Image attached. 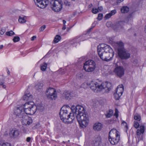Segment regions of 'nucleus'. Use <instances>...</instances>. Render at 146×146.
I'll list each match as a JSON object with an SVG mask.
<instances>
[{"label": "nucleus", "instance_id": "nucleus-30", "mask_svg": "<svg viewBox=\"0 0 146 146\" xmlns=\"http://www.w3.org/2000/svg\"><path fill=\"white\" fill-rule=\"evenodd\" d=\"M47 66V64L46 63L44 62L43 64L41 65L40 69L43 71H44L46 70Z\"/></svg>", "mask_w": 146, "mask_h": 146}, {"label": "nucleus", "instance_id": "nucleus-11", "mask_svg": "<svg viewBox=\"0 0 146 146\" xmlns=\"http://www.w3.org/2000/svg\"><path fill=\"white\" fill-rule=\"evenodd\" d=\"M14 113L17 117L20 118L26 113L23 106L15 107Z\"/></svg>", "mask_w": 146, "mask_h": 146}, {"label": "nucleus", "instance_id": "nucleus-19", "mask_svg": "<svg viewBox=\"0 0 146 146\" xmlns=\"http://www.w3.org/2000/svg\"><path fill=\"white\" fill-rule=\"evenodd\" d=\"M123 91V85L121 84L117 86L116 90L115 91V92L116 93H117L119 94H121V95H122Z\"/></svg>", "mask_w": 146, "mask_h": 146}, {"label": "nucleus", "instance_id": "nucleus-32", "mask_svg": "<svg viewBox=\"0 0 146 146\" xmlns=\"http://www.w3.org/2000/svg\"><path fill=\"white\" fill-rule=\"evenodd\" d=\"M114 95L115 98L116 100H118L120 97L121 96V94H119L115 92L114 93Z\"/></svg>", "mask_w": 146, "mask_h": 146}, {"label": "nucleus", "instance_id": "nucleus-21", "mask_svg": "<svg viewBox=\"0 0 146 146\" xmlns=\"http://www.w3.org/2000/svg\"><path fill=\"white\" fill-rule=\"evenodd\" d=\"M33 97L29 93H26L24 96L23 99L25 101H29L31 100Z\"/></svg>", "mask_w": 146, "mask_h": 146}, {"label": "nucleus", "instance_id": "nucleus-57", "mask_svg": "<svg viewBox=\"0 0 146 146\" xmlns=\"http://www.w3.org/2000/svg\"><path fill=\"white\" fill-rule=\"evenodd\" d=\"M144 31L146 33V25H145L144 27Z\"/></svg>", "mask_w": 146, "mask_h": 146}, {"label": "nucleus", "instance_id": "nucleus-28", "mask_svg": "<svg viewBox=\"0 0 146 146\" xmlns=\"http://www.w3.org/2000/svg\"><path fill=\"white\" fill-rule=\"evenodd\" d=\"M113 111L111 109H110L107 112V114H106V117L107 118L111 117L113 115Z\"/></svg>", "mask_w": 146, "mask_h": 146}, {"label": "nucleus", "instance_id": "nucleus-40", "mask_svg": "<svg viewBox=\"0 0 146 146\" xmlns=\"http://www.w3.org/2000/svg\"><path fill=\"white\" fill-rule=\"evenodd\" d=\"M103 15L102 13H100L98 15V17H97V19L99 21L101 20L103 18Z\"/></svg>", "mask_w": 146, "mask_h": 146}, {"label": "nucleus", "instance_id": "nucleus-47", "mask_svg": "<svg viewBox=\"0 0 146 146\" xmlns=\"http://www.w3.org/2000/svg\"><path fill=\"white\" fill-rule=\"evenodd\" d=\"M98 9L99 12L103 10V7L102 6L99 7Z\"/></svg>", "mask_w": 146, "mask_h": 146}, {"label": "nucleus", "instance_id": "nucleus-42", "mask_svg": "<svg viewBox=\"0 0 146 146\" xmlns=\"http://www.w3.org/2000/svg\"><path fill=\"white\" fill-rule=\"evenodd\" d=\"M121 125L125 126V127L127 129L128 126L127 125V123L125 121H122Z\"/></svg>", "mask_w": 146, "mask_h": 146}, {"label": "nucleus", "instance_id": "nucleus-2", "mask_svg": "<svg viewBox=\"0 0 146 146\" xmlns=\"http://www.w3.org/2000/svg\"><path fill=\"white\" fill-rule=\"evenodd\" d=\"M98 54L103 60L109 61L111 60L114 56V52L110 46L105 44H100L97 47Z\"/></svg>", "mask_w": 146, "mask_h": 146}, {"label": "nucleus", "instance_id": "nucleus-27", "mask_svg": "<svg viewBox=\"0 0 146 146\" xmlns=\"http://www.w3.org/2000/svg\"><path fill=\"white\" fill-rule=\"evenodd\" d=\"M0 146H11V144L9 143L5 142L3 140L0 141Z\"/></svg>", "mask_w": 146, "mask_h": 146}, {"label": "nucleus", "instance_id": "nucleus-53", "mask_svg": "<svg viewBox=\"0 0 146 146\" xmlns=\"http://www.w3.org/2000/svg\"><path fill=\"white\" fill-rule=\"evenodd\" d=\"M63 22L64 25H65V24L66 23V21L65 20H63Z\"/></svg>", "mask_w": 146, "mask_h": 146}, {"label": "nucleus", "instance_id": "nucleus-12", "mask_svg": "<svg viewBox=\"0 0 146 146\" xmlns=\"http://www.w3.org/2000/svg\"><path fill=\"white\" fill-rule=\"evenodd\" d=\"M36 5L40 8H45L49 4V0H34Z\"/></svg>", "mask_w": 146, "mask_h": 146}, {"label": "nucleus", "instance_id": "nucleus-4", "mask_svg": "<svg viewBox=\"0 0 146 146\" xmlns=\"http://www.w3.org/2000/svg\"><path fill=\"white\" fill-rule=\"evenodd\" d=\"M71 111V108L68 106H63L61 109L59 113L61 119L65 123L69 124L72 122L75 117Z\"/></svg>", "mask_w": 146, "mask_h": 146}, {"label": "nucleus", "instance_id": "nucleus-38", "mask_svg": "<svg viewBox=\"0 0 146 146\" xmlns=\"http://www.w3.org/2000/svg\"><path fill=\"white\" fill-rule=\"evenodd\" d=\"M20 40V38L18 36H15L13 39L14 42H16L19 41Z\"/></svg>", "mask_w": 146, "mask_h": 146}, {"label": "nucleus", "instance_id": "nucleus-33", "mask_svg": "<svg viewBox=\"0 0 146 146\" xmlns=\"http://www.w3.org/2000/svg\"><path fill=\"white\" fill-rule=\"evenodd\" d=\"M134 119L136 120L139 121L141 120V116L138 114H135L134 116Z\"/></svg>", "mask_w": 146, "mask_h": 146}, {"label": "nucleus", "instance_id": "nucleus-26", "mask_svg": "<svg viewBox=\"0 0 146 146\" xmlns=\"http://www.w3.org/2000/svg\"><path fill=\"white\" fill-rule=\"evenodd\" d=\"M129 11V8L126 6H123L121 9V12L122 13H127Z\"/></svg>", "mask_w": 146, "mask_h": 146}, {"label": "nucleus", "instance_id": "nucleus-35", "mask_svg": "<svg viewBox=\"0 0 146 146\" xmlns=\"http://www.w3.org/2000/svg\"><path fill=\"white\" fill-rule=\"evenodd\" d=\"M22 130L23 132L25 133H27L29 131V130L27 128L22 127Z\"/></svg>", "mask_w": 146, "mask_h": 146}, {"label": "nucleus", "instance_id": "nucleus-34", "mask_svg": "<svg viewBox=\"0 0 146 146\" xmlns=\"http://www.w3.org/2000/svg\"><path fill=\"white\" fill-rule=\"evenodd\" d=\"M5 34L7 35L10 36H12L15 34V33L12 31L7 32Z\"/></svg>", "mask_w": 146, "mask_h": 146}, {"label": "nucleus", "instance_id": "nucleus-8", "mask_svg": "<svg viewBox=\"0 0 146 146\" xmlns=\"http://www.w3.org/2000/svg\"><path fill=\"white\" fill-rule=\"evenodd\" d=\"M51 8L56 12L60 11L62 8L63 2L61 0H52L49 3Z\"/></svg>", "mask_w": 146, "mask_h": 146}, {"label": "nucleus", "instance_id": "nucleus-16", "mask_svg": "<svg viewBox=\"0 0 146 146\" xmlns=\"http://www.w3.org/2000/svg\"><path fill=\"white\" fill-rule=\"evenodd\" d=\"M124 23V22L123 21H118L117 22L114 26L115 30H120L122 29Z\"/></svg>", "mask_w": 146, "mask_h": 146}, {"label": "nucleus", "instance_id": "nucleus-56", "mask_svg": "<svg viewBox=\"0 0 146 146\" xmlns=\"http://www.w3.org/2000/svg\"><path fill=\"white\" fill-rule=\"evenodd\" d=\"M3 46L2 45H1L0 46V49H1L3 48Z\"/></svg>", "mask_w": 146, "mask_h": 146}, {"label": "nucleus", "instance_id": "nucleus-41", "mask_svg": "<svg viewBox=\"0 0 146 146\" xmlns=\"http://www.w3.org/2000/svg\"><path fill=\"white\" fill-rule=\"evenodd\" d=\"M132 21V19H128V17H127L125 19V21H124V23L125 22H126L127 23H130Z\"/></svg>", "mask_w": 146, "mask_h": 146}, {"label": "nucleus", "instance_id": "nucleus-13", "mask_svg": "<svg viewBox=\"0 0 146 146\" xmlns=\"http://www.w3.org/2000/svg\"><path fill=\"white\" fill-rule=\"evenodd\" d=\"M25 113L21 117L22 123L23 125H29L33 122V120L31 118L29 117Z\"/></svg>", "mask_w": 146, "mask_h": 146}, {"label": "nucleus", "instance_id": "nucleus-23", "mask_svg": "<svg viewBox=\"0 0 146 146\" xmlns=\"http://www.w3.org/2000/svg\"><path fill=\"white\" fill-rule=\"evenodd\" d=\"M116 13V11L115 10L111 11L110 13L106 15L104 17L105 19L106 20L110 18L112 16L115 15Z\"/></svg>", "mask_w": 146, "mask_h": 146}, {"label": "nucleus", "instance_id": "nucleus-1", "mask_svg": "<svg viewBox=\"0 0 146 146\" xmlns=\"http://www.w3.org/2000/svg\"><path fill=\"white\" fill-rule=\"evenodd\" d=\"M71 111L73 114V116L76 117L80 126L82 128L85 127L89 122L88 116L85 113V110L84 107L80 106H72L71 108Z\"/></svg>", "mask_w": 146, "mask_h": 146}, {"label": "nucleus", "instance_id": "nucleus-59", "mask_svg": "<svg viewBox=\"0 0 146 146\" xmlns=\"http://www.w3.org/2000/svg\"><path fill=\"white\" fill-rule=\"evenodd\" d=\"M65 143L66 142L65 141H63L62 142V143Z\"/></svg>", "mask_w": 146, "mask_h": 146}, {"label": "nucleus", "instance_id": "nucleus-52", "mask_svg": "<svg viewBox=\"0 0 146 146\" xmlns=\"http://www.w3.org/2000/svg\"><path fill=\"white\" fill-rule=\"evenodd\" d=\"M66 26L65 25H64L63 27L62 28V29L63 30H64L65 29H66V26Z\"/></svg>", "mask_w": 146, "mask_h": 146}, {"label": "nucleus", "instance_id": "nucleus-61", "mask_svg": "<svg viewBox=\"0 0 146 146\" xmlns=\"http://www.w3.org/2000/svg\"><path fill=\"white\" fill-rule=\"evenodd\" d=\"M68 141L69 142V140Z\"/></svg>", "mask_w": 146, "mask_h": 146}, {"label": "nucleus", "instance_id": "nucleus-54", "mask_svg": "<svg viewBox=\"0 0 146 146\" xmlns=\"http://www.w3.org/2000/svg\"><path fill=\"white\" fill-rule=\"evenodd\" d=\"M2 85L3 88H6V85H3H3Z\"/></svg>", "mask_w": 146, "mask_h": 146}, {"label": "nucleus", "instance_id": "nucleus-46", "mask_svg": "<svg viewBox=\"0 0 146 146\" xmlns=\"http://www.w3.org/2000/svg\"><path fill=\"white\" fill-rule=\"evenodd\" d=\"M5 29H1L0 31V34L1 35H3L4 34V33L5 32Z\"/></svg>", "mask_w": 146, "mask_h": 146}, {"label": "nucleus", "instance_id": "nucleus-18", "mask_svg": "<svg viewBox=\"0 0 146 146\" xmlns=\"http://www.w3.org/2000/svg\"><path fill=\"white\" fill-rule=\"evenodd\" d=\"M102 127V125L100 123H95L93 126V129L95 131H100Z\"/></svg>", "mask_w": 146, "mask_h": 146}, {"label": "nucleus", "instance_id": "nucleus-31", "mask_svg": "<svg viewBox=\"0 0 146 146\" xmlns=\"http://www.w3.org/2000/svg\"><path fill=\"white\" fill-rule=\"evenodd\" d=\"M61 38V37L60 36L57 35L55 36L54 41L55 43H57L60 40Z\"/></svg>", "mask_w": 146, "mask_h": 146}, {"label": "nucleus", "instance_id": "nucleus-3", "mask_svg": "<svg viewBox=\"0 0 146 146\" xmlns=\"http://www.w3.org/2000/svg\"><path fill=\"white\" fill-rule=\"evenodd\" d=\"M87 85L90 86V88L95 92V91L104 90V92H108L111 89V84L110 83L105 82L102 83L101 81L97 80L87 83Z\"/></svg>", "mask_w": 146, "mask_h": 146}, {"label": "nucleus", "instance_id": "nucleus-25", "mask_svg": "<svg viewBox=\"0 0 146 146\" xmlns=\"http://www.w3.org/2000/svg\"><path fill=\"white\" fill-rule=\"evenodd\" d=\"M27 18L26 16L22 17L20 16L19 17V19L18 21L19 22L21 23H26V18Z\"/></svg>", "mask_w": 146, "mask_h": 146}, {"label": "nucleus", "instance_id": "nucleus-51", "mask_svg": "<svg viewBox=\"0 0 146 146\" xmlns=\"http://www.w3.org/2000/svg\"><path fill=\"white\" fill-rule=\"evenodd\" d=\"M3 77H2V80L1 81H0V85H2L3 84Z\"/></svg>", "mask_w": 146, "mask_h": 146}, {"label": "nucleus", "instance_id": "nucleus-22", "mask_svg": "<svg viewBox=\"0 0 146 146\" xmlns=\"http://www.w3.org/2000/svg\"><path fill=\"white\" fill-rule=\"evenodd\" d=\"M145 127L144 126H141L139 129H137L136 134L138 136H139L141 134H143L144 132Z\"/></svg>", "mask_w": 146, "mask_h": 146}, {"label": "nucleus", "instance_id": "nucleus-58", "mask_svg": "<svg viewBox=\"0 0 146 146\" xmlns=\"http://www.w3.org/2000/svg\"><path fill=\"white\" fill-rule=\"evenodd\" d=\"M136 62V63L137 62V60H135L134 61V62Z\"/></svg>", "mask_w": 146, "mask_h": 146}, {"label": "nucleus", "instance_id": "nucleus-14", "mask_svg": "<svg viewBox=\"0 0 146 146\" xmlns=\"http://www.w3.org/2000/svg\"><path fill=\"white\" fill-rule=\"evenodd\" d=\"M125 70L123 67L117 66L114 69V72L119 77H121L124 74Z\"/></svg>", "mask_w": 146, "mask_h": 146}, {"label": "nucleus", "instance_id": "nucleus-24", "mask_svg": "<svg viewBox=\"0 0 146 146\" xmlns=\"http://www.w3.org/2000/svg\"><path fill=\"white\" fill-rule=\"evenodd\" d=\"M93 27H92V28H90L89 30H88L87 33L86 34H83V35H82V37L83 38L81 39L80 40V41H84L89 38H87L86 37L88 36V35L90 32L91 30H92V29H93Z\"/></svg>", "mask_w": 146, "mask_h": 146}, {"label": "nucleus", "instance_id": "nucleus-20", "mask_svg": "<svg viewBox=\"0 0 146 146\" xmlns=\"http://www.w3.org/2000/svg\"><path fill=\"white\" fill-rule=\"evenodd\" d=\"M43 85L42 82H38L35 85V89L38 92H40L42 90Z\"/></svg>", "mask_w": 146, "mask_h": 146}, {"label": "nucleus", "instance_id": "nucleus-29", "mask_svg": "<svg viewBox=\"0 0 146 146\" xmlns=\"http://www.w3.org/2000/svg\"><path fill=\"white\" fill-rule=\"evenodd\" d=\"M101 139L100 137H97L95 141L94 144L95 146H99L101 144Z\"/></svg>", "mask_w": 146, "mask_h": 146}, {"label": "nucleus", "instance_id": "nucleus-36", "mask_svg": "<svg viewBox=\"0 0 146 146\" xmlns=\"http://www.w3.org/2000/svg\"><path fill=\"white\" fill-rule=\"evenodd\" d=\"M64 4L66 6H69L71 5L70 3L67 0H64Z\"/></svg>", "mask_w": 146, "mask_h": 146}, {"label": "nucleus", "instance_id": "nucleus-50", "mask_svg": "<svg viewBox=\"0 0 146 146\" xmlns=\"http://www.w3.org/2000/svg\"><path fill=\"white\" fill-rule=\"evenodd\" d=\"M123 1V0H117V4L120 3Z\"/></svg>", "mask_w": 146, "mask_h": 146}, {"label": "nucleus", "instance_id": "nucleus-60", "mask_svg": "<svg viewBox=\"0 0 146 146\" xmlns=\"http://www.w3.org/2000/svg\"><path fill=\"white\" fill-rule=\"evenodd\" d=\"M138 140H141V139L140 138L139 139L138 138Z\"/></svg>", "mask_w": 146, "mask_h": 146}, {"label": "nucleus", "instance_id": "nucleus-5", "mask_svg": "<svg viewBox=\"0 0 146 146\" xmlns=\"http://www.w3.org/2000/svg\"><path fill=\"white\" fill-rule=\"evenodd\" d=\"M115 46L117 50L119 57L121 60H126L129 58L130 54L126 49L124 48V44L121 41L117 42L115 44Z\"/></svg>", "mask_w": 146, "mask_h": 146}, {"label": "nucleus", "instance_id": "nucleus-17", "mask_svg": "<svg viewBox=\"0 0 146 146\" xmlns=\"http://www.w3.org/2000/svg\"><path fill=\"white\" fill-rule=\"evenodd\" d=\"M63 96L66 100H69L73 96L72 94L70 91H65L63 94Z\"/></svg>", "mask_w": 146, "mask_h": 146}, {"label": "nucleus", "instance_id": "nucleus-44", "mask_svg": "<svg viewBox=\"0 0 146 146\" xmlns=\"http://www.w3.org/2000/svg\"><path fill=\"white\" fill-rule=\"evenodd\" d=\"M46 25H43L39 29L40 31L41 32L43 31L46 28Z\"/></svg>", "mask_w": 146, "mask_h": 146}, {"label": "nucleus", "instance_id": "nucleus-48", "mask_svg": "<svg viewBox=\"0 0 146 146\" xmlns=\"http://www.w3.org/2000/svg\"><path fill=\"white\" fill-rule=\"evenodd\" d=\"M31 140V138L29 137H27L26 139V141L28 142H29Z\"/></svg>", "mask_w": 146, "mask_h": 146}, {"label": "nucleus", "instance_id": "nucleus-9", "mask_svg": "<svg viewBox=\"0 0 146 146\" xmlns=\"http://www.w3.org/2000/svg\"><path fill=\"white\" fill-rule=\"evenodd\" d=\"M84 68L86 71L92 72L94 70L95 68V63L92 60L87 61L84 64Z\"/></svg>", "mask_w": 146, "mask_h": 146}, {"label": "nucleus", "instance_id": "nucleus-37", "mask_svg": "<svg viewBox=\"0 0 146 146\" xmlns=\"http://www.w3.org/2000/svg\"><path fill=\"white\" fill-rule=\"evenodd\" d=\"M92 12L94 14H96L98 12H99V11L98 9L94 8L92 9Z\"/></svg>", "mask_w": 146, "mask_h": 146}, {"label": "nucleus", "instance_id": "nucleus-45", "mask_svg": "<svg viewBox=\"0 0 146 146\" xmlns=\"http://www.w3.org/2000/svg\"><path fill=\"white\" fill-rule=\"evenodd\" d=\"M133 15V13H132L129 14L127 16V17H128V19H132Z\"/></svg>", "mask_w": 146, "mask_h": 146}, {"label": "nucleus", "instance_id": "nucleus-43", "mask_svg": "<svg viewBox=\"0 0 146 146\" xmlns=\"http://www.w3.org/2000/svg\"><path fill=\"white\" fill-rule=\"evenodd\" d=\"M118 111L117 109L115 110V113L114 114V115L115 116L116 118H117L118 117Z\"/></svg>", "mask_w": 146, "mask_h": 146}, {"label": "nucleus", "instance_id": "nucleus-39", "mask_svg": "<svg viewBox=\"0 0 146 146\" xmlns=\"http://www.w3.org/2000/svg\"><path fill=\"white\" fill-rule=\"evenodd\" d=\"M139 123L136 121H134V127L137 129L139 127Z\"/></svg>", "mask_w": 146, "mask_h": 146}, {"label": "nucleus", "instance_id": "nucleus-49", "mask_svg": "<svg viewBox=\"0 0 146 146\" xmlns=\"http://www.w3.org/2000/svg\"><path fill=\"white\" fill-rule=\"evenodd\" d=\"M36 36H33L31 38V40L32 41L34 40L36 38Z\"/></svg>", "mask_w": 146, "mask_h": 146}, {"label": "nucleus", "instance_id": "nucleus-10", "mask_svg": "<svg viewBox=\"0 0 146 146\" xmlns=\"http://www.w3.org/2000/svg\"><path fill=\"white\" fill-rule=\"evenodd\" d=\"M47 98L50 100H55L57 97V92L56 90L53 88H50L46 92Z\"/></svg>", "mask_w": 146, "mask_h": 146}, {"label": "nucleus", "instance_id": "nucleus-6", "mask_svg": "<svg viewBox=\"0 0 146 146\" xmlns=\"http://www.w3.org/2000/svg\"><path fill=\"white\" fill-rule=\"evenodd\" d=\"M120 139L119 133L115 129H112L109 133V140L113 145L117 144Z\"/></svg>", "mask_w": 146, "mask_h": 146}, {"label": "nucleus", "instance_id": "nucleus-55", "mask_svg": "<svg viewBox=\"0 0 146 146\" xmlns=\"http://www.w3.org/2000/svg\"><path fill=\"white\" fill-rule=\"evenodd\" d=\"M111 24V23L110 22H107V24H106L107 26L108 27V25H109V24Z\"/></svg>", "mask_w": 146, "mask_h": 146}, {"label": "nucleus", "instance_id": "nucleus-7", "mask_svg": "<svg viewBox=\"0 0 146 146\" xmlns=\"http://www.w3.org/2000/svg\"><path fill=\"white\" fill-rule=\"evenodd\" d=\"M23 106L26 113L29 115L33 114L37 109L39 110L38 107L34 105V103L31 101L25 103Z\"/></svg>", "mask_w": 146, "mask_h": 146}, {"label": "nucleus", "instance_id": "nucleus-15", "mask_svg": "<svg viewBox=\"0 0 146 146\" xmlns=\"http://www.w3.org/2000/svg\"><path fill=\"white\" fill-rule=\"evenodd\" d=\"M19 135V130L15 129H13L9 132V135L12 138L15 139L18 137Z\"/></svg>", "mask_w": 146, "mask_h": 146}]
</instances>
